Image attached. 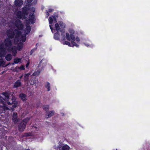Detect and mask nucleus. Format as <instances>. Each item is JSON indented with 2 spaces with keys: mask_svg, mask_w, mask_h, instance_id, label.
<instances>
[{
  "mask_svg": "<svg viewBox=\"0 0 150 150\" xmlns=\"http://www.w3.org/2000/svg\"><path fill=\"white\" fill-rule=\"evenodd\" d=\"M49 108V105H45L43 106V109L46 112H47Z\"/></svg>",
  "mask_w": 150,
  "mask_h": 150,
  "instance_id": "nucleus-26",
  "label": "nucleus"
},
{
  "mask_svg": "<svg viewBox=\"0 0 150 150\" xmlns=\"http://www.w3.org/2000/svg\"><path fill=\"white\" fill-rule=\"evenodd\" d=\"M30 64V62L29 61L28 62L26 65V67L27 68Z\"/></svg>",
  "mask_w": 150,
  "mask_h": 150,
  "instance_id": "nucleus-41",
  "label": "nucleus"
},
{
  "mask_svg": "<svg viewBox=\"0 0 150 150\" xmlns=\"http://www.w3.org/2000/svg\"><path fill=\"white\" fill-rule=\"evenodd\" d=\"M19 97L24 102H25L27 100V96L24 93H21L19 95Z\"/></svg>",
  "mask_w": 150,
  "mask_h": 150,
  "instance_id": "nucleus-14",
  "label": "nucleus"
},
{
  "mask_svg": "<svg viewBox=\"0 0 150 150\" xmlns=\"http://www.w3.org/2000/svg\"><path fill=\"white\" fill-rule=\"evenodd\" d=\"M19 69L18 68V67H16L13 70V71L14 72H18L19 71Z\"/></svg>",
  "mask_w": 150,
  "mask_h": 150,
  "instance_id": "nucleus-38",
  "label": "nucleus"
},
{
  "mask_svg": "<svg viewBox=\"0 0 150 150\" xmlns=\"http://www.w3.org/2000/svg\"><path fill=\"white\" fill-rule=\"evenodd\" d=\"M54 10L52 8H49L48 10V11L51 12L53 11Z\"/></svg>",
  "mask_w": 150,
  "mask_h": 150,
  "instance_id": "nucleus-44",
  "label": "nucleus"
},
{
  "mask_svg": "<svg viewBox=\"0 0 150 150\" xmlns=\"http://www.w3.org/2000/svg\"><path fill=\"white\" fill-rule=\"evenodd\" d=\"M38 43H37L36 44V46H37V45H38Z\"/></svg>",
  "mask_w": 150,
  "mask_h": 150,
  "instance_id": "nucleus-51",
  "label": "nucleus"
},
{
  "mask_svg": "<svg viewBox=\"0 0 150 150\" xmlns=\"http://www.w3.org/2000/svg\"><path fill=\"white\" fill-rule=\"evenodd\" d=\"M52 17H53V20H54V21H55V22H57L56 18L55 16H52Z\"/></svg>",
  "mask_w": 150,
  "mask_h": 150,
  "instance_id": "nucleus-39",
  "label": "nucleus"
},
{
  "mask_svg": "<svg viewBox=\"0 0 150 150\" xmlns=\"http://www.w3.org/2000/svg\"><path fill=\"white\" fill-rule=\"evenodd\" d=\"M0 60H1L0 61V67L1 66L3 67H4V65L5 62L4 61L3 59H0Z\"/></svg>",
  "mask_w": 150,
  "mask_h": 150,
  "instance_id": "nucleus-29",
  "label": "nucleus"
},
{
  "mask_svg": "<svg viewBox=\"0 0 150 150\" xmlns=\"http://www.w3.org/2000/svg\"><path fill=\"white\" fill-rule=\"evenodd\" d=\"M15 25L18 30H22L23 29V25L20 20L17 19L15 21Z\"/></svg>",
  "mask_w": 150,
  "mask_h": 150,
  "instance_id": "nucleus-7",
  "label": "nucleus"
},
{
  "mask_svg": "<svg viewBox=\"0 0 150 150\" xmlns=\"http://www.w3.org/2000/svg\"><path fill=\"white\" fill-rule=\"evenodd\" d=\"M66 37L67 39L69 41H70L71 40L74 41H75V40L78 42L80 41V39L79 38L77 37L75 39L74 35L72 34H70V35H69L68 33H66Z\"/></svg>",
  "mask_w": 150,
  "mask_h": 150,
  "instance_id": "nucleus-5",
  "label": "nucleus"
},
{
  "mask_svg": "<svg viewBox=\"0 0 150 150\" xmlns=\"http://www.w3.org/2000/svg\"><path fill=\"white\" fill-rule=\"evenodd\" d=\"M45 87L46 88H47V91H50V83L49 82H47L46 85H45Z\"/></svg>",
  "mask_w": 150,
  "mask_h": 150,
  "instance_id": "nucleus-28",
  "label": "nucleus"
},
{
  "mask_svg": "<svg viewBox=\"0 0 150 150\" xmlns=\"http://www.w3.org/2000/svg\"><path fill=\"white\" fill-rule=\"evenodd\" d=\"M33 1V0H27V2L29 3H31Z\"/></svg>",
  "mask_w": 150,
  "mask_h": 150,
  "instance_id": "nucleus-45",
  "label": "nucleus"
},
{
  "mask_svg": "<svg viewBox=\"0 0 150 150\" xmlns=\"http://www.w3.org/2000/svg\"><path fill=\"white\" fill-rule=\"evenodd\" d=\"M40 71H35L33 73V75L34 76L38 75L40 74Z\"/></svg>",
  "mask_w": 150,
  "mask_h": 150,
  "instance_id": "nucleus-36",
  "label": "nucleus"
},
{
  "mask_svg": "<svg viewBox=\"0 0 150 150\" xmlns=\"http://www.w3.org/2000/svg\"><path fill=\"white\" fill-rule=\"evenodd\" d=\"M14 4L16 6L21 7L23 5V2L22 0H15Z\"/></svg>",
  "mask_w": 150,
  "mask_h": 150,
  "instance_id": "nucleus-12",
  "label": "nucleus"
},
{
  "mask_svg": "<svg viewBox=\"0 0 150 150\" xmlns=\"http://www.w3.org/2000/svg\"><path fill=\"white\" fill-rule=\"evenodd\" d=\"M31 135V133L30 132H26L24 134L23 136L25 137H28Z\"/></svg>",
  "mask_w": 150,
  "mask_h": 150,
  "instance_id": "nucleus-30",
  "label": "nucleus"
},
{
  "mask_svg": "<svg viewBox=\"0 0 150 150\" xmlns=\"http://www.w3.org/2000/svg\"><path fill=\"white\" fill-rule=\"evenodd\" d=\"M59 36L60 35L59 34L58 32H57V33H55L54 34V37L55 39L58 40H59Z\"/></svg>",
  "mask_w": 150,
  "mask_h": 150,
  "instance_id": "nucleus-23",
  "label": "nucleus"
},
{
  "mask_svg": "<svg viewBox=\"0 0 150 150\" xmlns=\"http://www.w3.org/2000/svg\"><path fill=\"white\" fill-rule=\"evenodd\" d=\"M4 45L6 47H10L12 45V42L10 38H6L4 40Z\"/></svg>",
  "mask_w": 150,
  "mask_h": 150,
  "instance_id": "nucleus-8",
  "label": "nucleus"
},
{
  "mask_svg": "<svg viewBox=\"0 0 150 150\" xmlns=\"http://www.w3.org/2000/svg\"><path fill=\"white\" fill-rule=\"evenodd\" d=\"M37 47H36L35 48L33 49H32L31 50V51H30V54L31 55L33 53V52L37 49Z\"/></svg>",
  "mask_w": 150,
  "mask_h": 150,
  "instance_id": "nucleus-37",
  "label": "nucleus"
},
{
  "mask_svg": "<svg viewBox=\"0 0 150 150\" xmlns=\"http://www.w3.org/2000/svg\"><path fill=\"white\" fill-rule=\"evenodd\" d=\"M52 25H50V28L51 29V30L52 31V30L53 29V28H52Z\"/></svg>",
  "mask_w": 150,
  "mask_h": 150,
  "instance_id": "nucleus-46",
  "label": "nucleus"
},
{
  "mask_svg": "<svg viewBox=\"0 0 150 150\" xmlns=\"http://www.w3.org/2000/svg\"><path fill=\"white\" fill-rule=\"evenodd\" d=\"M60 32L62 33L61 35L62 36L63 40L64 41L65 39V36L64 33V28L61 29Z\"/></svg>",
  "mask_w": 150,
  "mask_h": 150,
  "instance_id": "nucleus-20",
  "label": "nucleus"
},
{
  "mask_svg": "<svg viewBox=\"0 0 150 150\" xmlns=\"http://www.w3.org/2000/svg\"><path fill=\"white\" fill-rule=\"evenodd\" d=\"M12 56L11 54H8L6 56L5 59L7 61H9L12 59Z\"/></svg>",
  "mask_w": 150,
  "mask_h": 150,
  "instance_id": "nucleus-19",
  "label": "nucleus"
},
{
  "mask_svg": "<svg viewBox=\"0 0 150 150\" xmlns=\"http://www.w3.org/2000/svg\"><path fill=\"white\" fill-rule=\"evenodd\" d=\"M23 47V43L22 42H20L18 44L16 48L18 50L20 51L22 49Z\"/></svg>",
  "mask_w": 150,
  "mask_h": 150,
  "instance_id": "nucleus-16",
  "label": "nucleus"
},
{
  "mask_svg": "<svg viewBox=\"0 0 150 150\" xmlns=\"http://www.w3.org/2000/svg\"><path fill=\"white\" fill-rule=\"evenodd\" d=\"M23 75H22L21 76L19 77V78L20 79H21L23 77Z\"/></svg>",
  "mask_w": 150,
  "mask_h": 150,
  "instance_id": "nucleus-48",
  "label": "nucleus"
},
{
  "mask_svg": "<svg viewBox=\"0 0 150 150\" xmlns=\"http://www.w3.org/2000/svg\"><path fill=\"white\" fill-rule=\"evenodd\" d=\"M29 19H27L26 21V23H28L30 21L31 23L33 24L35 23V15L34 13H33L32 14H30L29 15Z\"/></svg>",
  "mask_w": 150,
  "mask_h": 150,
  "instance_id": "nucleus-9",
  "label": "nucleus"
},
{
  "mask_svg": "<svg viewBox=\"0 0 150 150\" xmlns=\"http://www.w3.org/2000/svg\"><path fill=\"white\" fill-rule=\"evenodd\" d=\"M25 150H30L29 149H25Z\"/></svg>",
  "mask_w": 150,
  "mask_h": 150,
  "instance_id": "nucleus-50",
  "label": "nucleus"
},
{
  "mask_svg": "<svg viewBox=\"0 0 150 150\" xmlns=\"http://www.w3.org/2000/svg\"><path fill=\"white\" fill-rule=\"evenodd\" d=\"M70 147L67 144L64 145L62 147L59 145L57 147L58 150H69Z\"/></svg>",
  "mask_w": 150,
  "mask_h": 150,
  "instance_id": "nucleus-11",
  "label": "nucleus"
},
{
  "mask_svg": "<svg viewBox=\"0 0 150 150\" xmlns=\"http://www.w3.org/2000/svg\"><path fill=\"white\" fill-rule=\"evenodd\" d=\"M74 41H73L71 42V47H74L75 46L77 47H79V45L77 44Z\"/></svg>",
  "mask_w": 150,
  "mask_h": 150,
  "instance_id": "nucleus-25",
  "label": "nucleus"
},
{
  "mask_svg": "<svg viewBox=\"0 0 150 150\" xmlns=\"http://www.w3.org/2000/svg\"><path fill=\"white\" fill-rule=\"evenodd\" d=\"M31 30L30 26L29 25L27 26L25 30V33L26 35L28 34Z\"/></svg>",
  "mask_w": 150,
  "mask_h": 150,
  "instance_id": "nucleus-18",
  "label": "nucleus"
},
{
  "mask_svg": "<svg viewBox=\"0 0 150 150\" xmlns=\"http://www.w3.org/2000/svg\"><path fill=\"white\" fill-rule=\"evenodd\" d=\"M31 11L34 12L35 11V9L34 7H32L31 9Z\"/></svg>",
  "mask_w": 150,
  "mask_h": 150,
  "instance_id": "nucleus-42",
  "label": "nucleus"
},
{
  "mask_svg": "<svg viewBox=\"0 0 150 150\" xmlns=\"http://www.w3.org/2000/svg\"><path fill=\"white\" fill-rule=\"evenodd\" d=\"M54 111L53 110L49 112V113L46 115L48 116L47 118H48L54 115Z\"/></svg>",
  "mask_w": 150,
  "mask_h": 150,
  "instance_id": "nucleus-24",
  "label": "nucleus"
},
{
  "mask_svg": "<svg viewBox=\"0 0 150 150\" xmlns=\"http://www.w3.org/2000/svg\"><path fill=\"white\" fill-rule=\"evenodd\" d=\"M64 45H68L69 47H71V44L70 42L67 41H65L63 43Z\"/></svg>",
  "mask_w": 150,
  "mask_h": 150,
  "instance_id": "nucleus-33",
  "label": "nucleus"
},
{
  "mask_svg": "<svg viewBox=\"0 0 150 150\" xmlns=\"http://www.w3.org/2000/svg\"><path fill=\"white\" fill-rule=\"evenodd\" d=\"M15 30H13L12 29H9L6 31V35L8 37V38L13 39L14 37H15L16 35L15 34Z\"/></svg>",
  "mask_w": 150,
  "mask_h": 150,
  "instance_id": "nucleus-6",
  "label": "nucleus"
},
{
  "mask_svg": "<svg viewBox=\"0 0 150 150\" xmlns=\"http://www.w3.org/2000/svg\"><path fill=\"white\" fill-rule=\"evenodd\" d=\"M20 81V80H18L15 82L13 88H17L21 86V82Z\"/></svg>",
  "mask_w": 150,
  "mask_h": 150,
  "instance_id": "nucleus-15",
  "label": "nucleus"
},
{
  "mask_svg": "<svg viewBox=\"0 0 150 150\" xmlns=\"http://www.w3.org/2000/svg\"><path fill=\"white\" fill-rule=\"evenodd\" d=\"M29 75L30 74L28 73L25 74L24 75V80L25 82H26L28 80V77H29Z\"/></svg>",
  "mask_w": 150,
  "mask_h": 150,
  "instance_id": "nucleus-21",
  "label": "nucleus"
},
{
  "mask_svg": "<svg viewBox=\"0 0 150 150\" xmlns=\"http://www.w3.org/2000/svg\"><path fill=\"white\" fill-rule=\"evenodd\" d=\"M17 49L15 46L12 47L10 48V50L12 52V54L13 56H15L17 53Z\"/></svg>",
  "mask_w": 150,
  "mask_h": 150,
  "instance_id": "nucleus-13",
  "label": "nucleus"
},
{
  "mask_svg": "<svg viewBox=\"0 0 150 150\" xmlns=\"http://www.w3.org/2000/svg\"><path fill=\"white\" fill-rule=\"evenodd\" d=\"M30 120V118L26 117L24 119L22 122L19 124L18 128V130L19 131L23 132L24 131L25 128L27 123Z\"/></svg>",
  "mask_w": 150,
  "mask_h": 150,
  "instance_id": "nucleus-4",
  "label": "nucleus"
},
{
  "mask_svg": "<svg viewBox=\"0 0 150 150\" xmlns=\"http://www.w3.org/2000/svg\"><path fill=\"white\" fill-rule=\"evenodd\" d=\"M19 69L21 70H25V67L24 65H21L20 67H18Z\"/></svg>",
  "mask_w": 150,
  "mask_h": 150,
  "instance_id": "nucleus-35",
  "label": "nucleus"
},
{
  "mask_svg": "<svg viewBox=\"0 0 150 150\" xmlns=\"http://www.w3.org/2000/svg\"><path fill=\"white\" fill-rule=\"evenodd\" d=\"M15 31L16 32V34L14 37V41L17 43L19 41H22L23 42H25L26 39V35L25 34L21 35V32L19 31L18 29H15Z\"/></svg>",
  "mask_w": 150,
  "mask_h": 150,
  "instance_id": "nucleus-3",
  "label": "nucleus"
},
{
  "mask_svg": "<svg viewBox=\"0 0 150 150\" xmlns=\"http://www.w3.org/2000/svg\"><path fill=\"white\" fill-rule=\"evenodd\" d=\"M53 17H52V16L51 17H50L49 18V23L50 24H51L53 23Z\"/></svg>",
  "mask_w": 150,
  "mask_h": 150,
  "instance_id": "nucleus-32",
  "label": "nucleus"
},
{
  "mask_svg": "<svg viewBox=\"0 0 150 150\" xmlns=\"http://www.w3.org/2000/svg\"><path fill=\"white\" fill-rule=\"evenodd\" d=\"M10 64V63L9 62L8 63V64H6V65L4 66V67H7Z\"/></svg>",
  "mask_w": 150,
  "mask_h": 150,
  "instance_id": "nucleus-47",
  "label": "nucleus"
},
{
  "mask_svg": "<svg viewBox=\"0 0 150 150\" xmlns=\"http://www.w3.org/2000/svg\"><path fill=\"white\" fill-rule=\"evenodd\" d=\"M55 27L57 32H59L60 31V27L59 24L58 23H56L55 25Z\"/></svg>",
  "mask_w": 150,
  "mask_h": 150,
  "instance_id": "nucleus-27",
  "label": "nucleus"
},
{
  "mask_svg": "<svg viewBox=\"0 0 150 150\" xmlns=\"http://www.w3.org/2000/svg\"><path fill=\"white\" fill-rule=\"evenodd\" d=\"M12 120L15 124H16L18 121V115L16 112L13 113L12 116Z\"/></svg>",
  "mask_w": 150,
  "mask_h": 150,
  "instance_id": "nucleus-10",
  "label": "nucleus"
},
{
  "mask_svg": "<svg viewBox=\"0 0 150 150\" xmlns=\"http://www.w3.org/2000/svg\"><path fill=\"white\" fill-rule=\"evenodd\" d=\"M4 100L5 101L4 98L2 96H0V103H2L4 104Z\"/></svg>",
  "mask_w": 150,
  "mask_h": 150,
  "instance_id": "nucleus-31",
  "label": "nucleus"
},
{
  "mask_svg": "<svg viewBox=\"0 0 150 150\" xmlns=\"http://www.w3.org/2000/svg\"><path fill=\"white\" fill-rule=\"evenodd\" d=\"M0 51L2 52H6V48L4 47V44L3 43L0 44Z\"/></svg>",
  "mask_w": 150,
  "mask_h": 150,
  "instance_id": "nucleus-17",
  "label": "nucleus"
},
{
  "mask_svg": "<svg viewBox=\"0 0 150 150\" xmlns=\"http://www.w3.org/2000/svg\"><path fill=\"white\" fill-rule=\"evenodd\" d=\"M3 108L5 110H8V107L6 105H4Z\"/></svg>",
  "mask_w": 150,
  "mask_h": 150,
  "instance_id": "nucleus-40",
  "label": "nucleus"
},
{
  "mask_svg": "<svg viewBox=\"0 0 150 150\" xmlns=\"http://www.w3.org/2000/svg\"><path fill=\"white\" fill-rule=\"evenodd\" d=\"M46 16H47V18L48 16H49V12L48 11H47L46 12Z\"/></svg>",
  "mask_w": 150,
  "mask_h": 150,
  "instance_id": "nucleus-43",
  "label": "nucleus"
},
{
  "mask_svg": "<svg viewBox=\"0 0 150 150\" xmlns=\"http://www.w3.org/2000/svg\"><path fill=\"white\" fill-rule=\"evenodd\" d=\"M30 10V8L29 7L25 6L22 8V11H18L16 13L17 18L21 19L23 20L26 18V16L28 14V11Z\"/></svg>",
  "mask_w": 150,
  "mask_h": 150,
  "instance_id": "nucleus-2",
  "label": "nucleus"
},
{
  "mask_svg": "<svg viewBox=\"0 0 150 150\" xmlns=\"http://www.w3.org/2000/svg\"><path fill=\"white\" fill-rule=\"evenodd\" d=\"M15 63H14V62H12L11 63V64L12 65H13Z\"/></svg>",
  "mask_w": 150,
  "mask_h": 150,
  "instance_id": "nucleus-49",
  "label": "nucleus"
},
{
  "mask_svg": "<svg viewBox=\"0 0 150 150\" xmlns=\"http://www.w3.org/2000/svg\"><path fill=\"white\" fill-rule=\"evenodd\" d=\"M1 94L5 96L4 99L5 100L8 101L7 103L8 105H11L13 104L12 107L13 108H15L18 106V102L16 101V97L13 94L11 93L4 92L1 93Z\"/></svg>",
  "mask_w": 150,
  "mask_h": 150,
  "instance_id": "nucleus-1",
  "label": "nucleus"
},
{
  "mask_svg": "<svg viewBox=\"0 0 150 150\" xmlns=\"http://www.w3.org/2000/svg\"><path fill=\"white\" fill-rule=\"evenodd\" d=\"M59 24L60 27L62 28H64L65 26L64 25L62 21H59Z\"/></svg>",
  "mask_w": 150,
  "mask_h": 150,
  "instance_id": "nucleus-34",
  "label": "nucleus"
},
{
  "mask_svg": "<svg viewBox=\"0 0 150 150\" xmlns=\"http://www.w3.org/2000/svg\"><path fill=\"white\" fill-rule=\"evenodd\" d=\"M22 59L21 58H18L16 57L14 59V61L15 64H18L19 62H21Z\"/></svg>",
  "mask_w": 150,
  "mask_h": 150,
  "instance_id": "nucleus-22",
  "label": "nucleus"
}]
</instances>
